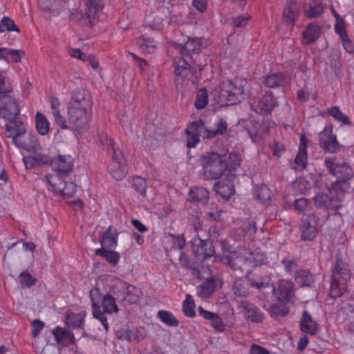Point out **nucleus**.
Listing matches in <instances>:
<instances>
[{
    "instance_id": "obj_1",
    "label": "nucleus",
    "mask_w": 354,
    "mask_h": 354,
    "mask_svg": "<svg viewBox=\"0 0 354 354\" xmlns=\"http://www.w3.org/2000/svg\"><path fill=\"white\" fill-rule=\"evenodd\" d=\"M68 120L71 128L77 131L88 127L92 116V103L84 91L77 90L68 105Z\"/></svg>"
},
{
    "instance_id": "obj_2",
    "label": "nucleus",
    "mask_w": 354,
    "mask_h": 354,
    "mask_svg": "<svg viewBox=\"0 0 354 354\" xmlns=\"http://www.w3.org/2000/svg\"><path fill=\"white\" fill-rule=\"evenodd\" d=\"M231 158L227 154L206 153L201 158L202 174L205 180H216L221 178L227 169V159Z\"/></svg>"
},
{
    "instance_id": "obj_3",
    "label": "nucleus",
    "mask_w": 354,
    "mask_h": 354,
    "mask_svg": "<svg viewBox=\"0 0 354 354\" xmlns=\"http://www.w3.org/2000/svg\"><path fill=\"white\" fill-rule=\"evenodd\" d=\"M248 82L244 79L224 80L220 85L219 98L221 102L236 104L243 101L248 95Z\"/></svg>"
},
{
    "instance_id": "obj_4",
    "label": "nucleus",
    "mask_w": 354,
    "mask_h": 354,
    "mask_svg": "<svg viewBox=\"0 0 354 354\" xmlns=\"http://www.w3.org/2000/svg\"><path fill=\"white\" fill-rule=\"evenodd\" d=\"M351 272L348 266L340 258L335 261L332 271L330 295L333 298L341 297L347 289V282L350 279Z\"/></svg>"
},
{
    "instance_id": "obj_5",
    "label": "nucleus",
    "mask_w": 354,
    "mask_h": 354,
    "mask_svg": "<svg viewBox=\"0 0 354 354\" xmlns=\"http://www.w3.org/2000/svg\"><path fill=\"white\" fill-rule=\"evenodd\" d=\"M187 134V147L194 148L200 142V137L210 139L209 129L205 126L202 120L194 121L189 124L185 130Z\"/></svg>"
},
{
    "instance_id": "obj_6",
    "label": "nucleus",
    "mask_w": 354,
    "mask_h": 354,
    "mask_svg": "<svg viewBox=\"0 0 354 354\" xmlns=\"http://www.w3.org/2000/svg\"><path fill=\"white\" fill-rule=\"evenodd\" d=\"M112 292L118 299L127 301L129 304L137 303L142 295L141 290L127 282L120 281L112 287Z\"/></svg>"
},
{
    "instance_id": "obj_7",
    "label": "nucleus",
    "mask_w": 354,
    "mask_h": 354,
    "mask_svg": "<svg viewBox=\"0 0 354 354\" xmlns=\"http://www.w3.org/2000/svg\"><path fill=\"white\" fill-rule=\"evenodd\" d=\"M47 183L57 196L73 197L76 192V185L72 182L66 183L62 178L53 174L46 176Z\"/></svg>"
},
{
    "instance_id": "obj_8",
    "label": "nucleus",
    "mask_w": 354,
    "mask_h": 354,
    "mask_svg": "<svg viewBox=\"0 0 354 354\" xmlns=\"http://www.w3.org/2000/svg\"><path fill=\"white\" fill-rule=\"evenodd\" d=\"M175 82L177 85L187 84L192 80L194 73L188 61L182 57H176L174 59Z\"/></svg>"
},
{
    "instance_id": "obj_9",
    "label": "nucleus",
    "mask_w": 354,
    "mask_h": 354,
    "mask_svg": "<svg viewBox=\"0 0 354 354\" xmlns=\"http://www.w3.org/2000/svg\"><path fill=\"white\" fill-rule=\"evenodd\" d=\"M325 164L329 172L336 176L337 180H349L353 176L350 165L343 160H339L336 158H330L325 160Z\"/></svg>"
},
{
    "instance_id": "obj_10",
    "label": "nucleus",
    "mask_w": 354,
    "mask_h": 354,
    "mask_svg": "<svg viewBox=\"0 0 354 354\" xmlns=\"http://www.w3.org/2000/svg\"><path fill=\"white\" fill-rule=\"evenodd\" d=\"M192 249L196 257L202 261L213 257L215 253L213 243L209 239H202L196 234L192 239Z\"/></svg>"
},
{
    "instance_id": "obj_11",
    "label": "nucleus",
    "mask_w": 354,
    "mask_h": 354,
    "mask_svg": "<svg viewBox=\"0 0 354 354\" xmlns=\"http://www.w3.org/2000/svg\"><path fill=\"white\" fill-rule=\"evenodd\" d=\"M319 218L314 214L301 219L300 226L301 238L303 241H313L318 234Z\"/></svg>"
},
{
    "instance_id": "obj_12",
    "label": "nucleus",
    "mask_w": 354,
    "mask_h": 354,
    "mask_svg": "<svg viewBox=\"0 0 354 354\" xmlns=\"http://www.w3.org/2000/svg\"><path fill=\"white\" fill-rule=\"evenodd\" d=\"M12 142L17 147L28 151H38L41 149L37 136L30 132H28L26 130L18 135H15L13 137Z\"/></svg>"
},
{
    "instance_id": "obj_13",
    "label": "nucleus",
    "mask_w": 354,
    "mask_h": 354,
    "mask_svg": "<svg viewBox=\"0 0 354 354\" xmlns=\"http://www.w3.org/2000/svg\"><path fill=\"white\" fill-rule=\"evenodd\" d=\"M50 166L59 177L68 176L73 171L74 160L68 155H57L50 160Z\"/></svg>"
},
{
    "instance_id": "obj_14",
    "label": "nucleus",
    "mask_w": 354,
    "mask_h": 354,
    "mask_svg": "<svg viewBox=\"0 0 354 354\" xmlns=\"http://www.w3.org/2000/svg\"><path fill=\"white\" fill-rule=\"evenodd\" d=\"M294 283L289 280L281 279L277 286L273 288L277 299L283 304L292 303L295 297Z\"/></svg>"
},
{
    "instance_id": "obj_15",
    "label": "nucleus",
    "mask_w": 354,
    "mask_h": 354,
    "mask_svg": "<svg viewBox=\"0 0 354 354\" xmlns=\"http://www.w3.org/2000/svg\"><path fill=\"white\" fill-rule=\"evenodd\" d=\"M239 307L241 309L242 314L248 321L256 324L263 322L264 313L254 304L244 300L239 304Z\"/></svg>"
},
{
    "instance_id": "obj_16",
    "label": "nucleus",
    "mask_w": 354,
    "mask_h": 354,
    "mask_svg": "<svg viewBox=\"0 0 354 354\" xmlns=\"http://www.w3.org/2000/svg\"><path fill=\"white\" fill-rule=\"evenodd\" d=\"M19 114V106L12 96L0 98V118L12 120Z\"/></svg>"
},
{
    "instance_id": "obj_17",
    "label": "nucleus",
    "mask_w": 354,
    "mask_h": 354,
    "mask_svg": "<svg viewBox=\"0 0 354 354\" xmlns=\"http://www.w3.org/2000/svg\"><path fill=\"white\" fill-rule=\"evenodd\" d=\"M276 106L277 101L274 100L272 93L267 92L261 98L254 102L252 108L259 114L268 115Z\"/></svg>"
},
{
    "instance_id": "obj_18",
    "label": "nucleus",
    "mask_w": 354,
    "mask_h": 354,
    "mask_svg": "<svg viewBox=\"0 0 354 354\" xmlns=\"http://www.w3.org/2000/svg\"><path fill=\"white\" fill-rule=\"evenodd\" d=\"M319 145L324 150L335 153L339 149V144L336 136L333 134L331 129L325 128L319 134Z\"/></svg>"
},
{
    "instance_id": "obj_19",
    "label": "nucleus",
    "mask_w": 354,
    "mask_h": 354,
    "mask_svg": "<svg viewBox=\"0 0 354 354\" xmlns=\"http://www.w3.org/2000/svg\"><path fill=\"white\" fill-rule=\"evenodd\" d=\"M300 145L297 154L295 158L294 163L292 167L295 170H303L306 167L307 165V147L308 139L304 135L300 136Z\"/></svg>"
},
{
    "instance_id": "obj_20",
    "label": "nucleus",
    "mask_w": 354,
    "mask_h": 354,
    "mask_svg": "<svg viewBox=\"0 0 354 354\" xmlns=\"http://www.w3.org/2000/svg\"><path fill=\"white\" fill-rule=\"evenodd\" d=\"M198 312L205 320L210 321L211 326L216 333H221L225 331V326L218 313L205 310L202 306L198 307Z\"/></svg>"
},
{
    "instance_id": "obj_21",
    "label": "nucleus",
    "mask_w": 354,
    "mask_h": 354,
    "mask_svg": "<svg viewBox=\"0 0 354 354\" xmlns=\"http://www.w3.org/2000/svg\"><path fill=\"white\" fill-rule=\"evenodd\" d=\"M118 235L116 229L112 225L109 226L100 237L101 248L115 249L118 245Z\"/></svg>"
},
{
    "instance_id": "obj_22",
    "label": "nucleus",
    "mask_w": 354,
    "mask_h": 354,
    "mask_svg": "<svg viewBox=\"0 0 354 354\" xmlns=\"http://www.w3.org/2000/svg\"><path fill=\"white\" fill-rule=\"evenodd\" d=\"M348 180H337L333 183L328 189L330 196H328V199H333L336 197L337 199L344 196L346 193H351L353 191L354 188L350 185Z\"/></svg>"
},
{
    "instance_id": "obj_23",
    "label": "nucleus",
    "mask_w": 354,
    "mask_h": 354,
    "mask_svg": "<svg viewBox=\"0 0 354 354\" xmlns=\"http://www.w3.org/2000/svg\"><path fill=\"white\" fill-rule=\"evenodd\" d=\"M176 49L183 57L187 56L189 59L193 58L192 55L198 53L201 49V43L198 39H189L184 44H178Z\"/></svg>"
},
{
    "instance_id": "obj_24",
    "label": "nucleus",
    "mask_w": 354,
    "mask_h": 354,
    "mask_svg": "<svg viewBox=\"0 0 354 354\" xmlns=\"http://www.w3.org/2000/svg\"><path fill=\"white\" fill-rule=\"evenodd\" d=\"M300 12L299 5L295 1L289 0L283 9V19L286 24L293 26Z\"/></svg>"
},
{
    "instance_id": "obj_25",
    "label": "nucleus",
    "mask_w": 354,
    "mask_h": 354,
    "mask_svg": "<svg viewBox=\"0 0 354 354\" xmlns=\"http://www.w3.org/2000/svg\"><path fill=\"white\" fill-rule=\"evenodd\" d=\"M300 330L306 334L315 335L318 331V324L315 321L310 314L304 310L299 322Z\"/></svg>"
},
{
    "instance_id": "obj_26",
    "label": "nucleus",
    "mask_w": 354,
    "mask_h": 354,
    "mask_svg": "<svg viewBox=\"0 0 354 354\" xmlns=\"http://www.w3.org/2000/svg\"><path fill=\"white\" fill-rule=\"evenodd\" d=\"M223 262L227 265L231 269L234 271L240 270L241 275L243 274L242 272L243 266L247 263V259L236 252H230L225 255L222 259Z\"/></svg>"
},
{
    "instance_id": "obj_27",
    "label": "nucleus",
    "mask_w": 354,
    "mask_h": 354,
    "mask_svg": "<svg viewBox=\"0 0 354 354\" xmlns=\"http://www.w3.org/2000/svg\"><path fill=\"white\" fill-rule=\"evenodd\" d=\"M322 32V27L315 24L311 23L307 26L302 35L301 41L304 45H309L315 42L319 37Z\"/></svg>"
},
{
    "instance_id": "obj_28",
    "label": "nucleus",
    "mask_w": 354,
    "mask_h": 354,
    "mask_svg": "<svg viewBox=\"0 0 354 354\" xmlns=\"http://www.w3.org/2000/svg\"><path fill=\"white\" fill-rule=\"evenodd\" d=\"M217 288V279L211 276L197 288V295L203 299L209 298Z\"/></svg>"
},
{
    "instance_id": "obj_29",
    "label": "nucleus",
    "mask_w": 354,
    "mask_h": 354,
    "mask_svg": "<svg viewBox=\"0 0 354 354\" xmlns=\"http://www.w3.org/2000/svg\"><path fill=\"white\" fill-rule=\"evenodd\" d=\"M214 189L223 199H229L235 192L234 186L230 180L216 182L214 186Z\"/></svg>"
},
{
    "instance_id": "obj_30",
    "label": "nucleus",
    "mask_w": 354,
    "mask_h": 354,
    "mask_svg": "<svg viewBox=\"0 0 354 354\" xmlns=\"http://www.w3.org/2000/svg\"><path fill=\"white\" fill-rule=\"evenodd\" d=\"M52 334L57 343L73 344L75 342V336L73 333L63 328L62 327H55L53 330Z\"/></svg>"
},
{
    "instance_id": "obj_31",
    "label": "nucleus",
    "mask_w": 354,
    "mask_h": 354,
    "mask_svg": "<svg viewBox=\"0 0 354 354\" xmlns=\"http://www.w3.org/2000/svg\"><path fill=\"white\" fill-rule=\"evenodd\" d=\"M10 120V121L6 124L5 134L6 137L13 139L15 135H18L26 130L25 124L20 120L16 119Z\"/></svg>"
},
{
    "instance_id": "obj_32",
    "label": "nucleus",
    "mask_w": 354,
    "mask_h": 354,
    "mask_svg": "<svg viewBox=\"0 0 354 354\" xmlns=\"http://www.w3.org/2000/svg\"><path fill=\"white\" fill-rule=\"evenodd\" d=\"M101 308L108 315L118 313V306L116 304V299L110 293L104 295L101 301Z\"/></svg>"
},
{
    "instance_id": "obj_33",
    "label": "nucleus",
    "mask_w": 354,
    "mask_h": 354,
    "mask_svg": "<svg viewBox=\"0 0 354 354\" xmlns=\"http://www.w3.org/2000/svg\"><path fill=\"white\" fill-rule=\"evenodd\" d=\"M95 254L104 258L109 263L113 266L117 265L120 260V253L113 249L97 248L95 250Z\"/></svg>"
},
{
    "instance_id": "obj_34",
    "label": "nucleus",
    "mask_w": 354,
    "mask_h": 354,
    "mask_svg": "<svg viewBox=\"0 0 354 354\" xmlns=\"http://www.w3.org/2000/svg\"><path fill=\"white\" fill-rule=\"evenodd\" d=\"M85 312L80 313H68L67 324L73 329L84 328Z\"/></svg>"
},
{
    "instance_id": "obj_35",
    "label": "nucleus",
    "mask_w": 354,
    "mask_h": 354,
    "mask_svg": "<svg viewBox=\"0 0 354 354\" xmlns=\"http://www.w3.org/2000/svg\"><path fill=\"white\" fill-rule=\"evenodd\" d=\"M286 78L283 73H272L266 77L263 84L269 88H277L283 86L285 84Z\"/></svg>"
},
{
    "instance_id": "obj_36",
    "label": "nucleus",
    "mask_w": 354,
    "mask_h": 354,
    "mask_svg": "<svg viewBox=\"0 0 354 354\" xmlns=\"http://www.w3.org/2000/svg\"><path fill=\"white\" fill-rule=\"evenodd\" d=\"M295 281L301 286H311L314 283V275L307 270H301L295 274Z\"/></svg>"
},
{
    "instance_id": "obj_37",
    "label": "nucleus",
    "mask_w": 354,
    "mask_h": 354,
    "mask_svg": "<svg viewBox=\"0 0 354 354\" xmlns=\"http://www.w3.org/2000/svg\"><path fill=\"white\" fill-rule=\"evenodd\" d=\"M36 129L41 136H46L50 131V122L47 118L40 112H37L35 115Z\"/></svg>"
},
{
    "instance_id": "obj_38",
    "label": "nucleus",
    "mask_w": 354,
    "mask_h": 354,
    "mask_svg": "<svg viewBox=\"0 0 354 354\" xmlns=\"http://www.w3.org/2000/svg\"><path fill=\"white\" fill-rule=\"evenodd\" d=\"M196 304L193 297L187 294L185 299L183 301L182 310L183 314L188 317L194 318L196 317Z\"/></svg>"
},
{
    "instance_id": "obj_39",
    "label": "nucleus",
    "mask_w": 354,
    "mask_h": 354,
    "mask_svg": "<svg viewBox=\"0 0 354 354\" xmlns=\"http://www.w3.org/2000/svg\"><path fill=\"white\" fill-rule=\"evenodd\" d=\"M179 261L180 263L182 264V266L187 269L191 270L192 274L194 277L198 279L202 278L199 268L198 266H194L189 259L188 257L182 251H180Z\"/></svg>"
},
{
    "instance_id": "obj_40",
    "label": "nucleus",
    "mask_w": 354,
    "mask_h": 354,
    "mask_svg": "<svg viewBox=\"0 0 354 354\" xmlns=\"http://www.w3.org/2000/svg\"><path fill=\"white\" fill-rule=\"evenodd\" d=\"M125 165L126 164H119L117 162H111L109 165V171L112 177L117 180H122L127 174Z\"/></svg>"
},
{
    "instance_id": "obj_41",
    "label": "nucleus",
    "mask_w": 354,
    "mask_h": 354,
    "mask_svg": "<svg viewBox=\"0 0 354 354\" xmlns=\"http://www.w3.org/2000/svg\"><path fill=\"white\" fill-rule=\"evenodd\" d=\"M158 318L168 326L176 327L178 326V321L172 313L161 310L158 312Z\"/></svg>"
},
{
    "instance_id": "obj_42",
    "label": "nucleus",
    "mask_w": 354,
    "mask_h": 354,
    "mask_svg": "<svg viewBox=\"0 0 354 354\" xmlns=\"http://www.w3.org/2000/svg\"><path fill=\"white\" fill-rule=\"evenodd\" d=\"M253 195L257 199H272L273 197L271 189L264 184L257 185L253 190Z\"/></svg>"
},
{
    "instance_id": "obj_43",
    "label": "nucleus",
    "mask_w": 354,
    "mask_h": 354,
    "mask_svg": "<svg viewBox=\"0 0 354 354\" xmlns=\"http://www.w3.org/2000/svg\"><path fill=\"white\" fill-rule=\"evenodd\" d=\"M137 44L139 48L144 52L151 53L156 48V43L152 38L141 36L138 39Z\"/></svg>"
},
{
    "instance_id": "obj_44",
    "label": "nucleus",
    "mask_w": 354,
    "mask_h": 354,
    "mask_svg": "<svg viewBox=\"0 0 354 354\" xmlns=\"http://www.w3.org/2000/svg\"><path fill=\"white\" fill-rule=\"evenodd\" d=\"M93 317L97 319L107 333L109 330V325L107 321V315L104 311L102 310L101 306H95V309H92Z\"/></svg>"
},
{
    "instance_id": "obj_45",
    "label": "nucleus",
    "mask_w": 354,
    "mask_h": 354,
    "mask_svg": "<svg viewBox=\"0 0 354 354\" xmlns=\"http://www.w3.org/2000/svg\"><path fill=\"white\" fill-rule=\"evenodd\" d=\"M132 186L134 189L138 192L141 197H147V182L145 178L141 176H135L132 178Z\"/></svg>"
},
{
    "instance_id": "obj_46",
    "label": "nucleus",
    "mask_w": 354,
    "mask_h": 354,
    "mask_svg": "<svg viewBox=\"0 0 354 354\" xmlns=\"http://www.w3.org/2000/svg\"><path fill=\"white\" fill-rule=\"evenodd\" d=\"M327 113L337 121L344 124L350 125L351 121L347 115L344 114L339 109V106H335L328 109Z\"/></svg>"
},
{
    "instance_id": "obj_47",
    "label": "nucleus",
    "mask_w": 354,
    "mask_h": 354,
    "mask_svg": "<svg viewBox=\"0 0 354 354\" xmlns=\"http://www.w3.org/2000/svg\"><path fill=\"white\" fill-rule=\"evenodd\" d=\"M232 291L236 297H246L248 294V284L241 279H237L234 283Z\"/></svg>"
},
{
    "instance_id": "obj_48",
    "label": "nucleus",
    "mask_w": 354,
    "mask_h": 354,
    "mask_svg": "<svg viewBox=\"0 0 354 354\" xmlns=\"http://www.w3.org/2000/svg\"><path fill=\"white\" fill-rule=\"evenodd\" d=\"M19 277L21 286L23 288H30L35 286L37 282V279L27 272H21Z\"/></svg>"
},
{
    "instance_id": "obj_49",
    "label": "nucleus",
    "mask_w": 354,
    "mask_h": 354,
    "mask_svg": "<svg viewBox=\"0 0 354 354\" xmlns=\"http://www.w3.org/2000/svg\"><path fill=\"white\" fill-rule=\"evenodd\" d=\"M216 129L214 130L209 129L210 139L220 135L224 134L227 130L228 124L225 120L222 118H218L215 123Z\"/></svg>"
},
{
    "instance_id": "obj_50",
    "label": "nucleus",
    "mask_w": 354,
    "mask_h": 354,
    "mask_svg": "<svg viewBox=\"0 0 354 354\" xmlns=\"http://www.w3.org/2000/svg\"><path fill=\"white\" fill-rule=\"evenodd\" d=\"M208 103V95L205 88H201L196 94L195 106L197 109H204Z\"/></svg>"
},
{
    "instance_id": "obj_51",
    "label": "nucleus",
    "mask_w": 354,
    "mask_h": 354,
    "mask_svg": "<svg viewBox=\"0 0 354 354\" xmlns=\"http://www.w3.org/2000/svg\"><path fill=\"white\" fill-rule=\"evenodd\" d=\"M317 201H294V208L299 213L305 214L309 211Z\"/></svg>"
},
{
    "instance_id": "obj_52",
    "label": "nucleus",
    "mask_w": 354,
    "mask_h": 354,
    "mask_svg": "<svg viewBox=\"0 0 354 354\" xmlns=\"http://www.w3.org/2000/svg\"><path fill=\"white\" fill-rule=\"evenodd\" d=\"M5 31H16L19 32V28L15 25L13 20L8 17H4L0 21V32Z\"/></svg>"
},
{
    "instance_id": "obj_53",
    "label": "nucleus",
    "mask_w": 354,
    "mask_h": 354,
    "mask_svg": "<svg viewBox=\"0 0 354 354\" xmlns=\"http://www.w3.org/2000/svg\"><path fill=\"white\" fill-rule=\"evenodd\" d=\"M12 91L10 84L6 82V77L3 75V72L0 71V98L10 96Z\"/></svg>"
},
{
    "instance_id": "obj_54",
    "label": "nucleus",
    "mask_w": 354,
    "mask_h": 354,
    "mask_svg": "<svg viewBox=\"0 0 354 354\" xmlns=\"http://www.w3.org/2000/svg\"><path fill=\"white\" fill-rule=\"evenodd\" d=\"M189 194L191 199H208L209 197L208 190L202 187L191 189Z\"/></svg>"
},
{
    "instance_id": "obj_55",
    "label": "nucleus",
    "mask_w": 354,
    "mask_h": 354,
    "mask_svg": "<svg viewBox=\"0 0 354 354\" xmlns=\"http://www.w3.org/2000/svg\"><path fill=\"white\" fill-rule=\"evenodd\" d=\"M335 16L337 19V22L335 25V32L339 35L340 39H346V36H348V35L344 20L337 14H335Z\"/></svg>"
},
{
    "instance_id": "obj_56",
    "label": "nucleus",
    "mask_w": 354,
    "mask_h": 354,
    "mask_svg": "<svg viewBox=\"0 0 354 354\" xmlns=\"http://www.w3.org/2000/svg\"><path fill=\"white\" fill-rule=\"evenodd\" d=\"M33 152L35 153L29 157L33 165L40 166L47 164L50 161V158L47 155L37 153V151Z\"/></svg>"
},
{
    "instance_id": "obj_57",
    "label": "nucleus",
    "mask_w": 354,
    "mask_h": 354,
    "mask_svg": "<svg viewBox=\"0 0 354 354\" xmlns=\"http://www.w3.org/2000/svg\"><path fill=\"white\" fill-rule=\"evenodd\" d=\"M292 188L296 193L305 194L308 188V183L303 178H297L292 185Z\"/></svg>"
},
{
    "instance_id": "obj_58",
    "label": "nucleus",
    "mask_w": 354,
    "mask_h": 354,
    "mask_svg": "<svg viewBox=\"0 0 354 354\" xmlns=\"http://www.w3.org/2000/svg\"><path fill=\"white\" fill-rule=\"evenodd\" d=\"M324 12V7L321 3H314L310 5V9L306 12L308 18L317 17Z\"/></svg>"
},
{
    "instance_id": "obj_59",
    "label": "nucleus",
    "mask_w": 354,
    "mask_h": 354,
    "mask_svg": "<svg viewBox=\"0 0 354 354\" xmlns=\"http://www.w3.org/2000/svg\"><path fill=\"white\" fill-rule=\"evenodd\" d=\"M8 62H19L24 56V52L22 50H15L10 48L8 51Z\"/></svg>"
},
{
    "instance_id": "obj_60",
    "label": "nucleus",
    "mask_w": 354,
    "mask_h": 354,
    "mask_svg": "<svg viewBox=\"0 0 354 354\" xmlns=\"http://www.w3.org/2000/svg\"><path fill=\"white\" fill-rule=\"evenodd\" d=\"M90 299L91 301V310L95 309V306H101L100 304V290L98 288H95L90 291Z\"/></svg>"
},
{
    "instance_id": "obj_61",
    "label": "nucleus",
    "mask_w": 354,
    "mask_h": 354,
    "mask_svg": "<svg viewBox=\"0 0 354 354\" xmlns=\"http://www.w3.org/2000/svg\"><path fill=\"white\" fill-rule=\"evenodd\" d=\"M112 149V159L111 162H117L119 164H126V160L122 151L114 147L111 148Z\"/></svg>"
},
{
    "instance_id": "obj_62",
    "label": "nucleus",
    "mask_w": 354,
    "mask_h": 354,
    "mask_svg": "<svg viewBox=\"0 0 354 354\" xmlns=\"http://www.w3.org/2000/svg\"><path fill=\"white\" fill-rule=\"evenodd\" d=\"M288 312V308L284 305L274 304L270 307L271 315L285 316Z\"/></svg>"
},
{
    "instance_id": "obj_63",
    "label": "nucleus",
    "mask_w": 354,
    "mask_h": 354,
    "mask_svg": "<svg viewBox=\"0 0 354 354\" xmlns=\"http://www.w3.org/2000/svg\"><path fill=\"white\" fill-rule=\"evenodd\" d=\"M91 10H92V12H90L86 9L85 12V17L88 20L90 25L92 26L95 19L99 18V15L102 12V9L97 10V8L95 7Z\"/></svg>"
},
{
    "instance_id": "obj_64",
    "label": "nucleus",
    "mask_w": 354,
    "mask_h": 354,
    "mask_svg": "<svg viewBox=\"0 0 354 354\" xmlns=\"http://www.w3.org/2000/svg\"><path fill=\"white\" fill-rule=\"evenodd\" d=\"M31 325L32 327V335L33 337H37L44 328V323L39 319H35L32 322Z\"/></svg>"
}]
</instances>
